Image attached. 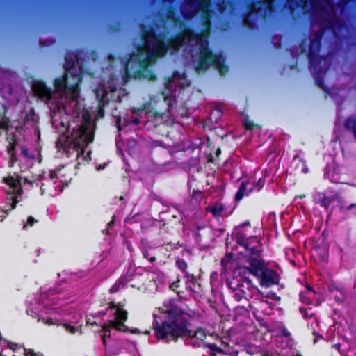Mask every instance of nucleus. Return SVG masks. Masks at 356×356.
Segmentation results:
<instances>
[{
	"mask_svg": "<svg viewBox=\"0 0 356 356\" xmlns=\"http://www.w3.org/2000/svg\"><path fill=\"white\" fill-rule=\"evenodd\" d=\"M264 185V181L261 178H260L259 181L255 184H254L253 187L250 190V191H252L254 189L259 191L261 188H263Z\"/></svg>",
	"mask_w": 356,
	"mask_h": 356,
	"instance_id": "obj_35",
	"label": "nucleus"
},
{
	"mask_svg": "<svg viewBox=\"0 0 356 356\" xmlns=\"http://www.w3.org/2000/svg\"><path fill=\"white\" fill-rule=\"evenodd\" d=\"M311 1V3H312V8L314 9L316 8V2L317 0H310Z\"/></svg>",
	"mask_w": 356,
	"mask_h": 356,
	"instance_id": "obj_63",
	"label": "nucleus"
},
{
	"mask_svg": "<svg viewBox=\"0 0 356 356\" xmlns=\"http://www.w3.org/2000/svg\"><path fill=\"white\" fill-rule=\"evenodd\" d=\"M120 122H121V118H118L116 120V126H117V129H118V131H120L122 129L121 127Z\"/></svg>",
	"mask_w": 356,
	"mask_h": 356,
	"instance_id": "obj_51",
	"label": "nucleus"
},
{
	"mask_svg": "<svg viewBox=\"0 0 356 356\" xmlns=\"http://www.w3.org/2000/svg\"><path fill=\"white\" fill-rule=\"evenodd\" d=\"M19 356H36V354L33 350L26 349L23 346L22 352L19 353Z\"/></svg>",
	"mask_w": 356,
	"mask_h": 356,
	"instance_id": "obj_33",
	"label": "nucleus"
},
{
	"mask_svg": "<svg viewBox=\"0 0 356 356\" xmlns=\"http://www.w3.org/2000/svg\"><path fill=\"white\" fill-rule=\"evenodd\" d=\"M21 152H22V154L24 156H26V157H27V156H28V152H29V151H28V149H27L26 147H21Z\"/></svg>",
	"mask_w": 356,
	"mask_h": 356,
	"instance_id": "obj_52",
	"label": "nucleus"
},
{
	"mask_svg": "<svg viewBox=\"0 0 356 356\" xmlns=\"http://www.w3.org/2000/svg\"><path fill=\"white\" fill-rule=\"evenodd\" d=\"M168 17L171 19L174 26H179L182 30L177 33L173 36L165 39V47L168 51L172 53L179 50L181 47L195 41L193 36V28L186 25L183 19L179 16H176L174 13L170 12L168 15ZM166 35L165 34V37Z\"/></svg>",
	"mask_w": 356,
	"mask_h": 356,
	"instance_id": "obj_7",
	"label": "nucleus"
},
{
	"mask_svg": "<svg viewBox=\"0 0 356 356\" xmlns=\"http://www.w3.org/2000/svg\"><path fill=\"white\" fill-rule=\"evenodd\" d=\"M213 161H214L213 156L211 154V155L208 157V162H209V163H213Z\"/></svg>",
	"mask_w": 356,
	"mask_h": 356,
	"instance_id": "obj_60",
	"label": "nucleus"
},
{
	"mask_svg": "<svg viewBox=\"0 0 356 356\" xmlns=\"http://www.w3.org/2000/svg\"><path fill=\"white\" fill-rule=\"evenodd\" d=\"M254 318H256V320L259 322V323L261 326L265 327H266L268 326V325L264 318L259 316L255 312H254Z\"/></svg>",
	"mask_w": 356,
	"mask_h": 356,
	"instance_id": "obj_39",
	"label": "nucleus"
},
{
	"mask_svg": "<svg viewBox=\"0 0 356 356\" xmlns=\"http://www.w3.org/2000/svg\"><path fill=\"white\" fill-rule=\"evenodd\" d=\"M186 6L188 10L184 14L185 17H193L198 12L203 16V29H211V24L209 19L211 0H185Z\"/></svg>",
	"mask_w": 356,
	"mask_h": 356,
	"instance_id": "obj_11",
	"label": "nucleus"
},
{
	"mask_svg": "<svg viewBox=\"0 0 356 356\" xmlns=\"http://www.w3.org/2000/svg\"><path fill=\"white\" fill-rule=\"evenodd\" d=\"M325 31V29L324 28H321L313 33V35L310 39L307 56L309 68L310 70L313 72L316 84L327 92V88L325 85L323 79V76L326 70H323L321 67V63L323 57L319 56Z\"/></svg>",
	"mask_w": 356,
	"mask_h": 356,
	"instance_id": "obj_4",
	"label": "nucleus"
},
{
	"mask_svg": "<svg viewBox=\"0 0 356 356\" xmlns=\"http://www.w3.org/2000/svg\"><path fill=\"white\" fill-rule=\"evenodd\" d=\"M82 119L81 124L74 134L73 139L63 134L56 142V148L59 151H63L67 158L76 161V168L81 165H86L91 160V151L85 154V149L93 142L95 136V124L90 115L84 114Z\"/></svg>",
	"mask_w": 356,
	"mask_h": 356,
	"instance_id": "obj_2",
	"label": "nucleus"
},
{
	"mask_svg": "<svg viewBox=\"0 0 356 356\" xmlns=\"http://www.w3.org/2000/svg\"><path fill=\"white\" fill-rule=\"evenodd\" d=\"M190 325L189 315L177 306L167 309L161 316L154 314L152 326L159 340L177 342L179 339L187 337L188 344L204 346L205 330L199 327L193 331L189 328Z\"/></svg>",
	"mask_w": 356,
	"mask_h": 356,
	"instance_id": "obj_1",
	"label": "nucleus"
},
{
	"mask_svg": "<svg viewBox=\"0 0 356 356\" xmlns=\"http://www.w3.org/2000/svg\"><path fill=\"white\" fill-rule=\"evenodd\" d=\"M232 291L234 293V298L238 302L241 301L243 298L248 300L250 298L249 296H248L246 295H243L239 290H232Z\"/></svg>",
	"mask_w": 356,
	"mask_h": 356,
	"instance_id": "obj_27",
	"label": "nucleus"
},
{
	"mask_svg": "<svg viewBox=\"0 0 356 356\" xmlns=\"http://www.w3.org/2000/svg\"><path fill=\"white\" fill-rule=\"evenodd\" d=\"M333 348H336L337 350H339V348L341 347L340 343H336L332 346Z\"/></svg>",
	"mask_w": 356,
	"mask_h": 356,
	"instance_id": "obj_61",
	"label": "nucleus"
},
{
	"mask_svg": "<svg viewBox=\"0 0 356 356\" xmlns=\"http://www.w3.org/2000/svg\"><path fill=\"white\" fill-rule=\"evenodd\" d=\"M333 197H329L325 195L324 193H321L318 195V199L317 200V203L321 206L324 207L325 209H328L330 204L333 202Z\"/></svg>",
	"mask_w": 356,
	"mask_h": 356,
	"instance_id": "obj_20",
	"label": "nucleus"
},
{
	"mask_svg": "<svg viewBox=\"0 0 356 356\" xmlns=\"http://www.w3.org/2000/svg\"><path fill=\"white\" fill-rule=\"evenodd\" d=\"M249 273L258 279L259 285L264 288H269L277 285L280 282V275L273 269L268 268L264 259L252 261L250 266H247Z\"/></svg>",
	"mask_w": 356,
	"mask_h": 356,
	"instance_id": "obj_8",
	"label": "nucleus"
},
{
	"mask_svg": "<svg viewBox=\"0 0 356 356\" xmlns=\"http://www.w3.org/2000/svg\"><path fill=\"white\" fill-rule=\"evenodd\" d=\"M83 50L69 51L65 54L63 67L65 72L62 76L54 80L55 90L65 95H78L80 84L85 74L92 76L93 72L86 67V60L83 57Z\"/></svg>",
	"mask_w": 356,
	"mask_h": 356,
	"instance_id": "obj_3",
	"label": "nucleus"
},
{
	"mask_svg": "<svg viewBox=\"0 0 356 356\" xmlns=\"http://www.w3.org/2000/svg\"><path fill=\"white\" fill-rule=\"evenodd\" d=\"M176 265L178 267V268L180 269L182 272H184L186 273H187V272H186V270L187 269L188 264L184 259H177Z\"/></svg>",
	"mask_w": 356,
	"mask_h": 356,
	"instance_id": "obj_24",
	"label": "nucleus"
},
{
	"mask_svg": "<svg viewBox=\"0 0 356 356\" xmlns=\"http://www.w3.org/2000/svg\"><path fill=\"white\" fill-rule=\"evenodd\" d=\"M248 226L250 227L249 221L241 223L236 231L235 239L238 245L245 248L244 261L245 266H250L252 261L262 260L261 255V241L254 236H248L244 231L241 229Z\"/></svg>",
	"mask_w": 356,
	"mask_h": 356,
	"instance_id": "obj_6",
	"label": "nucleus"
},
{
	"mask_svg": "<svg viewBox=\"0 0 356 356\" xmlns=\"http://www.w3.org/2000/svg\"><path fill=\"white\" fill-rule=\"evenodd\" d=\"M249 193H243L241 192V191H237V192L235 194V196H234V200L236 202H238L240 200H241L243 199V197L245 195H248Z\"/></svg>",
	"mask_w": 356,
	"mask_h": 356,
	"instance_id": "obj_37",
	"label": "nucleus"
},
{
	"mask_svg": "<svg viewBox=\"0 0 356 356\" xmlns=\"http://www.w3.org/2000/svg\"><path fill=\"white\" fill-rule=\"evenodd\" d=\"M281 333L284 337H289L291 336L290 332L286 327L282 329Z\"/></svg>",
	"mask_w": 356,
	"mask_h": 356,
	"instance_id": "obj_47",
	"label": "nucleus"
},
{
	"mask_svg": "<svg viewBox=\"0 0 356 356\" xmlns=\"http://www.w3.org/2000/svg\"><path fill=\"white\" fill-rule=\"evenodd\" d=\"M61 175V169H58L56 170H51L49 172V179L54 182V179H56Z\"/></svg>",
	"mask_w": 356,
	"mask_h": 356,
	"instance_id": "obj_28",
	"label": "nucleus"
},
{
	"mask_svg": "<svg viewBox=\"0 0 356 356\" xmlns=\"http://www.w3.org/2000/svg\"><path fill=\"white\" fill-rule=\"evenodd\" d=\"M37 221L32 216H29L27 218L26 225H24V227H26L27 225L32 227Z\"/></svg>",
	"mask_w": 356,
	"mask_h": 356,
	"instance_id": "obj_40",
	"label": "nucleus"
},
{
	"mask_svg": "<svg viewBox=\"0 0 356 356\" xmlns=\"http://www.w3.org/2000/svg\"><path fill=\"white\" fill-rule=\"evenodd\" d=\"M246 185L247 183L245 181H242L239 186L238 191H241L243 193H245L246 191Z\"/></svg>",
	"mask_w": 356,
	"mask_h": 356,
	"instance_id": "obj_48",
	"label": "nucleus"
},
{
	"mask_svg": "<svg viewBox=\"0 0 356 356\" xmlns=\"http://www.w3.org/2000/svg\"><path fill=\"white\" fill-rule=\"evenodd\" d=\"M127 281L128 280L126 277L121 276L120 277L118 278L115 283L121 289L125 287Z\"/></svg>",
	"mask_w": 356,
	"mask_h": 356,
	"instance_id": "obj_32",
	"label": "nucleus"
},
{
	"mask_svg": "<svg viewBox=\"0 0 356 356\" xmlns=\"http://www.w3.org/2000/svg\"><path fill=\"white\" fill-rule=\"evenodd\" d=\"M262 3L266 6V8L270 10L273 6V0H264Z\"/></svg>",
	"mask_w": 356,
	"mask_h": 356,
	"instance_id": "obj_43",
	"label": "nucleus"
},
{
	"mask_svg": "<svg viewBox=\"0 0 356 356\" xmlns=\"http://www.w3.org/2000/svg\"><path fill=\"white\" fill-rule=\"evenodd\" d=\"M186 277H188V280L186 282L187 286L186 289L190 291H195V289H193L191 286H188V284H191L194 287L197 286L200 288V284H199V277L194 275L193 274H190L189 273H186Z\"/></svg>",
	"mask_w": 356,
	"mask_h": 356,
	"instance_id": "obj_19",
	"label": "nucleus"
},
{
	"mask_svg": "<svg viewBox=\"0 0 356 356\" xmlns=\"http://www.w3.org/2000/svg\"><path fill=\"white\" fill-rule=\"evenodd\" d=\"M299 297H300V301H302L303 302H305V303L309 302V301L305 300L304 292L300 291V293H299Z\"/></svg>",
	"mask_w": 356,
	"mask_h": 356,
	"instance_id": "obj_54",
	"label": "nucleus"
},
{
	"mask_svg": "<svg viewBox=\"0 0 356 356\" xmlns=\"http://www.w3.org/2000/svg\"><path fill=\"white\" fill-rule=\"evenodd\" d=\"M17 136L16 133H13L11 135H7L6 140L8 142V154L10 157V160L14 162L16 161V145H17Z\"/></svg>",
	"mask_w": 356,
	"mask_h": 356,
	"instance_id": "obj_16",
	"label": "nucleus"
},
{
	"mask_svg": "<svg viewBox=\"0 0 356 356\" xmlns=\"http://www.w3.org/2000/svg\"><path fill=\"white\" fill-rule=\"evenodd\" d=\"M248 14H254L257 13L259 8L257 7V5L255 3H251L248 6Z\"/></svg>",
	"mask_w": 356,
	"mask_h": 356,
	"instance_id": "obj_30",
	"label": "nucleus"
},
{
	"mask_svg": "<svg viewBox=\"0 0 356 356\" xmlns=\"http://www.w3.org/2000/svg\"><path fill=\"white\" fill-rule=\"evenodd\" d=\"M264 355V356H284V355L281 353H275V354L270 353H266Z\"/></svg>",
	"mask_w": 356,
	"mask_h": 356,
	"instance_id": "obj_53",
	"label": "nucleus"
},
{
	"mask_svg": "<svg viewBox=\"0 0 356 356\" xmlns=\"http://www.w3.org/2000/svg\"><path fill=\"white\" fill-rule=\"evenodd\" d=\"M143 47L147 50L145 58L151 63L158 58L164 57L168 52L165 44V33H157L153 28L142 31Z\"/></svg>",
	"mask_w": 356,
	"mask_h": 356,
	"instance_id": "obj_5",
	"label": "nucleus"
},
{
	"mask_svg": "<svg viewBox=\"0 0 356 356\" xmlns=\"http://www.w3.org/2000/svg\"><path fill=\"white\" fill-rule=\"evenodd\" d=\"M23 346H24L23 345L17 344L16 343L8 342V347L9 348V349L13 350L14 353H17L18 349L23 348Z\"/></svg>",
	"mask_w": 356,
	"mask_h": 356,
	"instance_id": "obj_29",
	"label": "nucleus"
},
{
	"mask_svg": "<svg viewBox=\"0 0 356 356\" xmlns=\"http://www.w3.org/2000/svg\"><path fill=\"white\" fill-rule=\"evenodd\" d=\"M211 32L210 29H202L201 31H196L193 29V36L195 42L197 44H200L204 42H207V38Z\"/></svg>",
	"mask_w": 356,
	"mask_h": 356,
	"instance_id": "obj_17",
	"label": "nucleus"
},
{
	"mask_svg": "<svg viewBox=\"0 0 356 356\" xmlns=\"http://www.w3.org/2000/svg\"><path fill=\"white\" fill-rule=\"evenodd\" d=\"M159 243H160L161 247L166 245L170 249L176 248V243L173 241V240L172 238V236H170V237H168L163 240L161 239Z\"/></svg>",
	"mask_w": 356,
	"mask_h": 356,
	"instance_id": "obj_22",
	"label": "nucleus"
},
{
	"mask_svg": "<svg viewBox=\"0 0 356 356\" xmlns=\"http://www.w3.org/2000/svg\"><path fill=\"white\" fill-rule=\"evenodd\" d=\"M142 254L144 258L147 259L148 261H149L151 263H153L156 261V257L155 255H153L149 250L147 249H144L142 251Z\"/></svg>",
	"mask_w": 356,
	"mask_h": 356,
	"instance_id": "obj_23",
	"label": "nucleus"
},
{
	"mask_svg": "<svg viewBox=\"0 0 356 356\" xmlns=\"http://www.w3.org/2000/svg\"><path fill=\"white\" fill-rule=\"evenodd\" d=\"M131 62L137 63L140 70H144V72L147 71L148 74H144V77L148 78L149 80L152 81L156 79V74H154L152 70H147V67L151 64V63L149 60H147L145 58V57H143V56L140 55V52L137 53L136 54H132L131 55L129 59L127 60L124 66V69L127 72H128L129 65Z\"/></svg>",
	"mask_w": 356,
	"mask_h": 356,
	"instance_id": "obj_14",
	"label": "nucleus"
},
{
	"mask_svg": "<svg viewBox=\"0 0 356 356\" xmlns=\"http://www.w3.org/2000/svg\"><path fill=\"white\" fill-rule=\"evenodd\" d=\"M38 321H42L44 324L47 325H52L55 324L54 318L51 317H48L47 319H44L43 318L38 317Z\"/></svg>",
	"mask_w": 356,
	"mask_h": 356,
	"instance_id": "obj_34",
	"label": "nucleus"
},
{
	"mask_svg": "<svg viewBox=\"0 0 356 356\" xmlns=\"http://www.w3.org/2000/svg\"><path fill=\"white\" fill-rule=\"evenodd\" d=\"M62 325L67 332H69L72 334H75L79 330L78 327L71 325L70 324H68V323H63Z\"/></svg>",
	"mask_w": 356,
	"mask_h": 356,
	"instance_id": "obj_25",
	"label": "nucleus"
},
{
	"mask_svg": "<svg viewBox=\"0 0 356 356\" xmlns=\"http://www.w3.org/2000/svg\"><path fill=\"white\" fill-rule=\"evenodd\" d=\"M32 90L35 96L44 102H49L51 99L52 92L46 83L42 81H35L32 86Z\"/></svg>",
	"mask_w": 356,
	"mask_h": 356,
	"instance_id": "obj_15",
	"label": "nucleus"
},
{
	"mask_svg": "<svg viewBox=\"0 0 356 356\" xmlns=\"http://www.w3.org/2000/svg\"><path fill=\"white\" fill-rule=\"evenodd\" d=\"M249 274L247 266L238 267L237 271L234 273L231 280L227 282L229 288L232 290H239L243 295L251 298L253 284L252 280L248 277Z\"/></svg>",
	"mask_w": 356,
	"mask_h": 356,
	"instance_id": "obj_10",
	"label": "nucleus"
},
{
	"mask_svg": "<svg viewBox=\"0 0 356 356\" xmlns=\"http://www.w3.org/2000/svg\"><path fill=\"white\" fill-rule=\"evenodd\" d=\"M198 45L199 58L197 65V70H207L213 64H218L220 62V58L214 54L209 47L208 42H204Z\"/></svg>",
	"mask_w": 356,
	"mask_h": 356,
	"instance_id": "obj_13",
	"label": "nucleus"
},
{
	"mask_svg": "<svg viewBox=\"0 0 356 356\" xmlns=\"http://www.w3.org/2000/svg\"><path fill=\"white\" fill-rule=\"evenodd\" d=\"M106 334H104L102 336V342L104 345L106 344Z\"/></svg>",
	"mask_w": 356,
	"mask_h": 356,
	"instance_id": "obj_59",
	"label": "nucleus"
},
{
	"mask_svg": "<svg viewBox=\"0 0 356 356\" xmlns=\"http://www.w3.org/2000/svg\"><path fill=\"white\" fill-rule=\"evenodd\" d=\"M123 306L124 305L120 302L118 303L111 302L109 303L108 309L115 310L113 314L115 320H110L107 323L102 325L100 330L101 332L106 334L107 332H110L111 328L119 332H128V327L124 325V322L128 318V312L127 310L122 309Z\"/></svg>",
	"mask_w": 356,
	"mask_h": 356,
	"instance_id": "obj_9",
	"label": "nucleus"
},
{
	"mask_svg": "<svg viewBox=\"0 0 356 356\" xmlns=\"http://www.w3.org/2000/svg\"><path fill=\"white\" fill-rule=\"evenodd\" d=\"M3 182L10 187L9 190L6 192V205L8 204L9 201H11L10 208L5 210V212L8 213L9 210H13L16 208L19 202L18 197L21 196L23 193V189L21 184V177L19 175H17V178L11 175L4 177Z\"/></svg>",
	"mask_w": 356,
	"mask_h": 356,
	"instance_id": "obj_12",
	"label": "nucleus"
},
{
	"mask_svg": "<svg viewBox=\"0 0 356 356\" xmlns=\"http://www.w3.org/2000/svg\"><path fill=\"white\" fill-rule=\"evenodd\" d=\"M227 71V66H225L223 67H220V73L221 74H225Z\"/></svg>",
	"mask_w": 356,
	"mask_h": 356,
	"instance_id": "obj_55",
	"label": "nucleus"
},
{
	"mask_svg": "<svg viewBox=\"0 0 356 356\" xmlns=\"http://www.w3.org/2000/svg\"><path fill=\"white\" fill-rule=\"evenodd\" d=\"M234 210V208L232 209L229 211H227V209H226L225 206L224 205V209H223V211L222 213V216L220 217L227 218V217L229 216L230 215L232 214Z\"/></svg>",
	"mask_w": 356,
	"mask_h": 356,
	"instance_id": "obj_41",
	"label": "nucleus"
},
{
	"mask_svg": "<svg viewBox=\"0 0 356 356\" xmlns=\"http://www.w3.org/2000/svg\"><path fill=\"white\" fill-rule=\"evenodd\" d=\"M153 116L156 120L162 119L163 117V113L158 111H154L153 113Z\"/></svg>",
	"mask_w": 356,
	"mask_h": 356,
	"instance_id": "obj_49",
	"label": "nucleus"
},
{
	"mask_svg": "<svg viewBox=\"0 0 356 356\" xmlns=\"http://www.w3.org/2000/svg\"><path fill=\"white\" fill-rule=\"evenodd\" d=\"M205 227L206 226L204 225H200L199 223H195L194 224V227H195L194 231L200 232L201 229H203L204 228H205Z\"/></svg>",
	"mask_w": 356,
	"mask_h": 356,
	"instance_id": "obj_50",
	"label": "nucleus"
},
{
	"mask_svg": "<svg viewBox=\"0 0 356 356\" xmlns=\"http://www.w3.org/2000/svg\"><path fill=\"white\" fill-rule=\"evenodd\" d=\"M120 290V287L115 282V284H113L109 289V293L113 294V293L118 292Z\"/></svg>",
	"mask_w": 356,
	"mask_h": 356,
	"instance_id": "obj_42",
	"label": "nucleus"
},
{
	"mask_svg": "<svg viewBox=\"0 0 356 356\" xmlns=\"http://www.w3.org/2000/svg\"><path fill=\"white\" fill-rule=\"evenodd\" d=\"M355 208L356 209V203L355 204H350L348 207H347V210L348 211H350L352 210L353 209Z\"/></svg>",
	"mask_w": 356,
	"mask_h": 356,
	"instance_id": "obj_56",
	"label": "nucleus"
},
{
	"mask_svg": "<svg viewBox=\"0 0 356 356\" xmlns=\"http://www.w3.org/2000/svg\"><path fill=\"white\" fill-rule=\"evenodd\" d=\"M204 347L209 348L215 353H211V356H216L218 354H223L224 351L221 347L218 346L216 343H206Z\"/></svg>",
	"mask_w": 356,
	"mask_h": 356,
	"instance_id": "obj_21",
	"label": "nucleus"
},
{
	"mask_svg": "<svg viewBox=\"0 0 356 356\" xmlns=\"http://www.w3.org/2000/svg\"><path fill=\"white\" fill-rule=\"evenodd\" d=\"M166 234V232H165V229H161L159 232V235L161 236H164Z\"/></svg>",
	"mask_w": 356,
	"mask_h": 356,
	"instance_id": "obj_58",
	"label": "nucleus"
},
{
	"mask_svg": "<svg viewBox=\"0 0 356 356\" xmlns=\"http://www.w3.org/2000/svg\"><path fill=\"white\" fill-rule=\"evenodd\" d=\"M243 125L245 129L248 131L253 130L255 127V124L252 121H245Z\"/></svg>",
	"mask_w": 356,
	"mask_h": 356,
	"instance_id": "obj_38",
	"label": "nucleus"
},
{
	"mask_svg": "<svg viewBox=\"0 0 356 356\" xmlns=\"http://www.w3.org/2000/svg\"><path fill=\"white\" fill-rule=\"evenodd\" d=\"M306 289L308 291H310V292H313L314 293V289H313V287H312L309 284H307L306 285Z\"/></svg>",
	"mask_w": 356,
	"mask_h": 356,
	"instance_id": "obj_57",
	"label": "nucleus"
},
{
	"mask_svg": "<svg viewBox=\"0 0 356 356\" xmlns=\"http://www.w3.org/2000/svg\"><path fill=\"white\" fill-rule=\"evenodd\" d=\"M179 283H180V280H177V281H175L172 283H171L170 285V288L178 294L180 293V291L178 290V289L179 287Z\"/></svg>",
	"mask_w": 356,
	"mask_h": 356,
	"instance_id": "obj_36",
	"label": "nucleus"
},
{
	"mask_svg": "<svg viewBox=\"0 0 356 356\" xmlns=\"http://www.w3.org/2000/svg\"><path fill=\"white\" fill-rule=\"evenodd\" d=\"M328 24H329V28L332 30H334L336 27H338L340 26L341 22L338 18L334 17V18L330 19L328 21Z\"/></svg>",
	"mask_w": 356,
	"mask_h": 356,
	"instance_id": "obj_26",
	"label": "nucleus"
},
{
	"mask_svg": "<svg viewBox=\"0 0 356 356\" xmlns=\"http://www.w3.org/2000/svg\"><path fill=\"white\" fill-rule=\"evenodd\" d=\"M105 102L104 97H102L98 103V108H99V111L102 109L104 110Z\"/></svg>",
	"mask_w": 356,
	"mask_h": 356,
	"instance_id": "obj_46",
	"label": "nucleus"
},
{
	"mask_svg": "<svg viewBox=\"0 0 356 356\" xmlns=\"http://www.w3.org/2000/svg\"><path fill=\"white\" fill-rule=\"evenodd\" d=\"M223 209L224 204L218 202L207 208V211L210 212L216 218H218L222 216Z\"/></svg>",
	"mask_w": 356,
	"mask_h": 356,
	"instance_id": "obj_18",
	"label": "nucleus"
},
{
	"mask_svg": "<svg viewBox=\"0 0 356 356\" xmlns=\"http://www.w3.org/2000/svg\"><path fill=\"white\" fill-rule=\"evenodd\" d=\"M193 236L194 239L197 243L201 242L202 238H201V235L200 234V232H198V231H193Z\"/></svg>",
	"mask_w": 356,
	"mask_h": 356,
	"instance_id": "obj_44",
	"label": "nucleus"
},
{
	"mask_svg": "<svg viewBox=\"0 0 356 356\" xmlns=\"http://www.w3.org/2000/svg\"><path fill=\"white\" fill-rule=\"evenodd\" d=\"M164 100L165 102L167 103L168 106L169 108L172 107L173 106V104L172 103V97L170 95H166L165 97H164Z\"/></svg>",
	"mask_w": 356,
	"mask_h": 356,
	"instance_id": "obj_45",
	"label": "nucleus"
},
{
	"mask_svg": "<svg viewBox=\"0 0 356 356\" xmlns=\"http://www.w3.org/2000/svg\"><path fill=\"white\" fill-rule=\"evenodd\" d=\"M10 203H11V201H9L8 204V205L6 204L4 208H0L1 211L3 213L2 215H0V221L1 222H3L6 216L8 215L9 212L11 211V210H9L8 211V213L5 212V210L9 209L10 208Z\"/></svg>",
	"mask_w": 356,
	"mask_h": 356,
	"instance_id": "obj_31",
	"label": "nucleus"
},
{
	"mask_svg": "<svg viewBox=\"0 0 356 356\" xmlns=\"http://www.w3.org/2000/svg\"><path fill=\"white\" fill-rule=\"evenodd\" d=\"M221 154V149L220 147H218L217 149H216V156L218 157L219 156V155Z\"/></svg>",
	"mask_w": 356,
	"mask_h": 356,
	"instance_id": "obj_62",
	"label": "nucleus"
},
{
	"mask_svg": "<svg viewBox=\"0 0 356 356\" xmlns=\"http://www.w3.org/2000/svg\"><path fill=\"white\" fill-rule=\"evenodd\" d=\"M272 298H273V299H275V300H280V297H278L277 296H276V294H275V293H273V296H272Z\"/></svg>",
	"mask_w": 356,
	"mask_h": 356,
	"instance_id": "obj_64",
	"label": "nucleus"
}]
</instances>
